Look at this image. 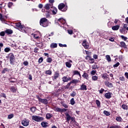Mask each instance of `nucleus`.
Here are the masks:
<instances>
[{"label":"nucleus","mask_w":128,"mask_h":128,"mask_svg":"<svg viewBox=\"0 0 128 128\" xmlns=\"http://www.w3.org/2000/svg\"><path fill=\"white\" fill-rule=\"evenodd\" d=\"M1 96H2V98H6V96L4 93H1Z\"/></svg>","instance_id":"obj_58"},{"label":"nucleus","mask_w":128,"mask_h":128,"mask_svg":"<svg viewBox=\"0 0 128 128\" xmlns=\"http://www.w3.org/2000/svg\"><path fill=\"white\" fill-rule=\"evenodd\" d=\"M120 38H122V40H128V38L124 36H121Z\"/></svg>","instance_id":"obj_52"},{"label":"nucleus","mask_w":128,"mask_h":128,"mask_svg":"<svg viewBox=\"0 0 128 128\" xmlns=\"http://www.w3.org/2000/svg\"><path fill=\"white\" fill-rule=\"evenodd\" d=\"M4 50L5 52H8L10 51V48L7 47L4 48Z\"/></svg>","instance_id":"obj_49"},{"label":"nucleus","mask_w":128,"mask_h":128,"mask_svg":"<svg viewBox=\"0 0 128 128\" xmlns=\"http://www.w3.org/2000/svg\"><path fill=\"white\" fill-rule=\"evenodd\" d=\"M116 120L117 122H122V117L120 116H118V117H116Z\"/></svg>","instance_id":"obj_32"},{"label":"nucleus","mask_w":128,"mask_h":128,"mask_svg":"<svg viewBox=\"0 0 128 128\" xmlns=\"http://www.w3.org/2000/svg\"><path fill=\"white\" fill-rule=\"evenodd\" d=\"M50 48H58V44L56 43L52 42L50 44Z\"/></svg>","instance_id":"obj_23"},{"label":"nucleus","mask_w":128,"mask_h":128,"mask_svg":"<svg viewBox=\"0 0 128 128\" xmlns=\"http://www.w3.org/2000/svg\"><path fill=\"white\" fill-rule=\"evenodd\" d=\"M48 104V101L46 98L42 99L41 98V100L38 102V104Z\"/></svg>","instance_id":"obj_8"},{"label":"nucleus","mask_w":128,"mask_h":128,"mask_svg":"<svg viewBox=\"0 0 128 128\" xmlns=\"http://www.w3.org/2000/svg\"><path fill=\"white\" fill-rule=\"evenodd\" d=\"M40 24L43 28H46L48 26V20L45 18H42L40 20Z\"/></svg>","instance_id":"obj_1"},{"label":"nucleus","mask_w":128,"mask_h":128,"mask_svg":"<svg viewBox=\"0 0 128 128\" xmlns=\"http://www.w3.org/2000/svg\"><path fill=\"white\" fill-rule=\"evenodd\" d=\"M50 8H52V4H46L44 6V8L47 10H48Z\"/></svg>","instance_id":"obj_21"},{"label":"nucleus","mask_w":128,"mask_h":128,"mask_svg":"<svg viewBox=\"0 0 128 128\" xmlns=\"http://www.w3.org/2000/svg\"><path fill=\"white\" fill-rule=\"evenodd\" d=\"M98 76H93L92 77V80H98Z\"/></svg>","instance_id":"obj_51"},{"label":"nucleus","mask_w":128,"mask_h":128,"mask_svg":"<svg viewBox=\"0 0 128 128\" xmlns=\"http://www.w3.org/2000/svg\"><path fill=\"white\" fill-rule=\"evenodd\" d=\"M96 104L98 108H100V101L96 100Z\"/></svg>","instance_id":"obj_33"},{"label":"nucleus","mask_w":128,"mask_h":128,"mask_svg":"<svg viewBox=\"0 0 128 128\" xmlns=\"http://www.w3.org/2000/svg\"><path fill=\"white\" fill-rule=\"evenodd\" d=\"M44 62V58L42 57H40L38 60V64H42V62Z\"/></svg>","instance_id":"obj_47"},{"label":"nucleus","mask_w":128,"mask_h":128,"mask_svg":"<svg viewBox=\"0 0 128 128\" xmlns=\"http://www.w3.org/2000/svg\"><path fill=\"white\" fill-rule=\"evenodd\" d=\"M104 96L106 98L110 99L112 96V93H111L110 92H108L105 94Z\"/></svg>","instance_id":"obj_15"},{"label":"nucleus","mask_w":128,"mask_h":128,"mask_svg":"<svg viewBox=\"0 0 128 128\" xmlns=\"http://www.w3.org/2000/svg\"><path fill=\"white\" fill-rule=\"evenodd\" d=\"M52 70H48L46 71V74H48L49 76H50V74H52Z\"/></svg>","instance_id":"obj_40"},{"label":"nucleus","mask_w":128,"mask_h":128,"mask_svg":"<svg viewBox=\"0 0 128 128\" xmlns=\"http://www.w3.org/2000/svg\"><path fill=\"white\" fill-rule=\"evenodd\" d=\"M5 32L7 34H12L14 32V31L10 29H7L5 30Z\"/></svg>","instance_id":"obj_24"},{"label":"nucleus","mask_w":128,"mask_h":128,"mask_svg":"<svg viewBox=\"0 0 128 128\" xmlns=\"http://www.w3.org/2000/svg\"><path fill=\"white\" fill-rule=\"evenodd\" d=\"M38 48H34V52H35V54H38Z\"/></svg>","instance_id":"obj_63"},{"label":"nucleus","mask_w":128,"mask_h":128,"mask_svg":"<svg viewBox=\"0 0 128 128\" xmlns=\"http://www.w3.org/2000/svg\"><path fill=\"white\" fill-rule=\"evenodd\" d=\"M89 60H90L92 64H94V59L93 58H91Z\"/></svg>","instance_id":"obj_60"},{"label":"nucleus","mask_w":128,"mask_h":128,"mask_svg":"<svg viewBox=\"0 0 128 128\" xmlns=\"http://www.w3.org/2000/svg\"><path fill=\"white\" fill-rule=\"evenodd\" d=\"M119 80L121 82H124V80H126V78H124V76H122L120 77Z\"/></svg>","instance_id":"obj_44"},{"label":"nucleus","mask_w":128,"mask_h":128,"mask_svg":"<svg viewBox=\"0 0 128 128\" xmlns=\"http://www.w3.org/2000/svg\"><path fill=\"white\" fill-rule=\"evenodd\" d=\"M22 126H28L30 124V122L28 120L25 119L24 120H23L22 121Z\"/></svg>","instance_id":"obj_11"},{"label":"nucleus","mask_w":128,"mask_h":128,"mask_svg":"<svg viewBox=\"0 0 128 128\" xmlns=\"http://www.w3.org/2000/svg\"><path fill=\"white\" fill-rule=\"evenodd\" d=\"M8 18V16H2V14L0 13V20L1 22H6V20Z\"/></svg>","instance_id":"obj_17"},{"label":"nucleus","mask_w":128,"mask_h":128,"mask_svg":"<svg viewBox=\"0 0 128 128\" xmlns=\"http://www.w3.org/2000/svg\"><path fill=\"white\" fill-rule=\"evenodd\" d=\"M65 64H66V68H72V64H70V62H66Z\"/></svg>","instance_id":"obj_30"},{"label":"nucleus","mask_w":128,"mask_h":128,"mask_svg":"<svg viewBox=\"0 0 128 128\" xmlns=\"http://www.w3.org/2000/svg\"><path fill=\"white\" fill-rule=\"evenodd\" d=\"M15 26H16V28H20V30L24 28V26L22 25V24L20 22L16 23Z\"/></svg>","instance_id":"obj_19"},{"label":"nucleus","mask_w":128,"mask_h":128,"mask_svg":"<svg viewBox=\"0 0 128 128\" xmlns=\"http://www.w3.org/2000/svg\"><path fill=\"white\" fill-rule=\"evenodd\" d=\"M79 72H80L78 70H74L73 71V76H76V75L78 76Z\"/></svg>","instance_id":"obj_45"},{"label":"nucleus","mask_w":128,"mask_h":128,"mask_svg":"<svg viewBox=\"0 0 128 128\" xmlns=\"http://www.w3.org/2000/svg\"><path fill=\"white\" fill-rule=\"evenodd\" d=\"M70 96L72 97V98H74V96H76V93L74 92V91H73L72 92V94H70Z\"/></svg>","instance_id":"obj_48"},{"label":"nucleus","mask_w":128,"mask_h":128,"mask_svg":"<svg viewBox=\"0 0 128 128\" xmlns=\"http://www.w3.org/2000/svg\"><path fill=\"white\" fill-rule=\"evenodd\" d=\"M101 76H102V78L106 80H108V79L109 78L108 77L110 76L108 74L106 73L102 74Z\"/></svg>","instance_id":"obj_16"},{"label":"nucleus","mask_w":128,"mask_h":128,"mask_svg":"<svg viewBox=\"0 0 128 128\" xmlns=\"http://www.w3.org/2000/svg\"><path fill=\"white\" fill-rule=\"evenodd\" d=\"M122 108H123V110H128V106L126 104H123L122 105Z\"/></svg>","instance_id":"obj_42"},{"label":"nucleus","mask_w":128,"mask_h":128,"mask_svg":"<svg viewBox=\"0 0 128 128\" xmlns=\"http://www.w3.org/2000/svg\"><path fill=\"white\" fill-rule=\"evenodd\" d=\"M0 36H6V31L4 32L2 31L0 32Z\"/></svg>","instance_id":"obj_46"},{"label":"nucleus","mask_w":128,"mask_h":128,"mask_svg":"<svg viewBox=\"0 0 128 128\" xmlns=\"http://www.w3.org/2000/svg\"><path fill=\"white\" fill-rule=\"evenodd\" d=\"M8 58L10 60V64L12 65L14 64L16 62V57H14V53L11 52L8 54Z\"/></svg>","instance_id":"obj_2"},{"label":"nucleus","mask_w":128,"mask_h":128,"mask_svg":"<svg viewBox=\"0 0 128 128\" xmlns=\"http://www.w3.org/2000/svg\"><path fill=\"white\" fill-rule=\"evenodd\" d=\"M46 62H49V64H50L52 62V59L51 58L48 57L46 58Z\"/></svg>","instance_id":"obj_38"},{"label":"nucleus","mask_w":128,"mask_h":128,"mask_svg":"<svg viewBox=\"0 0 128 128\" xmlns=\"http://www.w3.org/2000/svg\"><path fill=\"white\" fill-rule=\"evenodd\" d=\"M32 36H33L34 38H36V40H38L40 38V36H38V34H32Z\"/></svg>","instance_id":"obj_37"},{"label":"nucleus","mask_w":128,"mask_h":128,"mask_svg":"<svg viewBox=\"0 0 128 128\" xmlns=\"http://www.w3.org/2000/svg\"><path fill=\"white\" fill-rule=\"evenodd\" d=\"M12 78H10L8 80H10V82H12L13 84H14V82H16L15 81L12 80Z\"/></svg>","instance_id":"obj_57"},{"label":"nucleus","mask_w":128,"mask_h":128,"mask_svg":"<svg viewBox=\"0 0 128 128\" xmlns=\"http://www.w3.org/2000/svg\"><path fill=\"white\" fill-rule=\"evenodd\" d=\"M70 102L72 106H74V104H76V102L74 101V98H71V100H70Z\"/></svg>","instance_id":"obj_36"},{"label":"nucleus","mask_w":128,"mask_h":128,"mask_svg":"<svg viewBox=\"0 0 128 128\" xmlns=\"http://www.w3.org/2000/svg\"><path fill=\"white\" fill-rule=\"evenodd\" d=\"M10 90L11 92L16 93V90H18V88L16 86H12L10 88Z\"/></svg>","instance_id":"obj_13"},{"label":"nucleus","mask_w":128,"mask_h":128,"mask_svg":"<svg viewBox=\"0 0 128 128\" xmlns=\"http://www.w3.org/2000/svg\"><path fill=\"white\" fill-rule=\"evenodd\" d=\"M88 88H86V85L84 84H82L80 86V88H79V90H87Z\"/></svg>","instance_id":"obj_12"},{"label":"nucleus","mask_w":128,"mask_h":128,"mask_svg":"<svg viewBox=\"0 0 128 128\" xmlns=\"http://www.w3.org/2000/svg\"><path fill=\"white\" fill-rule=\"evenodd\" d=\"M106 60H108V62H112V59L110 58V56L109 55H106Z\"/></svg>","instance_id":"obj_35"},{"label":"nucleus","mask_w":128,"mask_h":128,"mask_svg":"<svg viewBox=\"0 0 128 128\" xmlns=\"http://www.w3.org/2000/svg\"><path fill=\"white\" fill-rule=\"evenodd\" d=\"M23 64H24V66H28V61H24L23 62Z\"/></svg>","instance_id":"obj_59"},{"label":"nucleus","mask_w":128,"mask_h":128,"mask_svg":"<svg viewBox=\"0 0 128 128\" xmlns=\"http://www.w3.org/2000/svg\"><path fill=\"white\" fill-rule=\"evenodd\" d=\"M58 8L59 10H60L61 12H66L68 10V6H66V4L64 3H60L58 6Z\"/></svg>","instance_id":"obj_3"},{"label":"nucleus","mask_w":128,"mask_h":128,"mask_svg":"<svg viewBox=\"0 0 128 128\" xmlns=\"http://www.w3.org/2000/svg\"><path fill=\"white\" fill-rule=\"evenodd\" d=\"M104 84L105 86H106L110 88H112L114 86V84H112V83L108 81H106L104 82Z\"/></svg>","instance_id":"obj_14"},{"label":"nucleus","mask_w":128,"mask_h":128,"mask_svg":"<svg viewBox=\"0 0 128 128\" xmlns=\"http://www.w3.org/2000/svg\"><path fill=\"white\" fill-rule=\"evenodd\" d=\"M82 78H86V80H88V73L86 72V71L84 72L83 74L82 75Z\"/></svg>","instance_id":"obj_20"},{"label":"nucleus","mask_w":128,"mask_h":128,"mask_svg":"<svg viewBox=\"0 0 128 128\" xmlns=\"http://www.w3.org/2000/svg\"><path fill=\"white\" fill-rule=\"evenodd\" d=\"M92 57L90 56H86V60H90V58H91Z\"/></svg>","instance_id":"obj_55"},{"label":"nucleus","mask_w":128,"mask_h":128,"mask_svg":"<svg viewBox=\"0 0 128 128\" xmlns=\"http://www.w3.org/2000/svg\"><path fill=\"white\" fill-rule=\"evenodd\" d=\"M52 78L54 82L56 80L60 78V71H56Z\"/></svg>","instance_id":"obj_6"},{"label":"nucleus","mask_w":128,"mask_h":128,"mask_svg":"<svg viewBox=\"0 0 128 128\" xmlns=\"http://www.w3.org/2000/svg\"><path fill=\"white\" fill-rule=\"evenodd\" d=\"M55 112H62V108H56L54 110Z\"/></svg>","instance_id":"obj_34"},{"label":"nucleus","mask_w":128,"mask_h":128,"mask_svg":"<svg viewBox=\"0 0 128 128\" xmlns=\"http://www.w3.org/2000/svg\"><path fill=\"white\" fill-rule=\"evenodd\" d=\"M82 46H84V48L86 50H88L89 48H90V46L88 45V43L86 42V40H84L82 42Z\"/></svg>","instance_id":"obj_10"},{"label":"nucleus","mask_w":128,"mask_h":128,"mask_svg":"<svg viewBox=\"0 0 128 128\" xmlns=\"http://www.w3.org/2000/svg\"><path fill=\"white\" fill-rule=\"evenodd\" d=\"M65 116H66V122H70V119L72 118V116L68 114V113L66 112L65 113Z\"/></svg>","instance_id":"obj_22"},{"label":"nucleus","mask_w":128,"mask_h":128,"mask_svg":"<svg viewBox=\"0 0 128 128\" xmlns=\"http://www.w3.org/2000/svg\"><path fill=\"white\" fill-rule=\"evenodd\" d=\"M56 12H58V9L56 8H54L53 10H49L48 13L51 14H56Z\"/></svg>","instance_id":"obj_9"},{"label":"nucleus","mask_w":128,"mask_h":128,"mask_svg":"<svg viewBox=\"0 0 128 128\" xmlns=\"http://www.w3.org/2000/svg\"><path fill=\"white\" fill-rule=\"evenodd\" d=\"M120 64L118 62L116 64H114L113 66V68H118V66H120Z\"/></svg>","instance_id":"obj_54"},{"label":"nucleus","mask_w":128,"mask_h":128,"mask_svg":"<svg viewBox=\"0 0 128 128\" xmlns=\"http://www.w3.org/2000/svg\"><path fill=\"white\" fill-rule=\"evenodd\" d=\"M120 48H127L128 46L126 44V42L124 41H122L120 42Z\"/></svg>","instance_id":"obj_18"},{"label":"nucleus","mask_w":128,"mask_h":128,"mask_svg":"<svg viewBox=\"0 0 128 128\" xmlns=\"http://www.w3.org/2000/svg\"><path fill=\"white\" fill-rule=\"evenodd\" d=\"M62 20H64V18H60L58 19V22H62Z\"/></svg>","instance_id":"obj_64"},{"label":"nucleus","mask_w":128,"mask_h":128,"mask_svg":"<svg viewBox=\"0 0 128 128\" xmlns=\"http://www.w3.org/2000/svg\"><path fill=\"white\" fill-rule=\"evenodd\" d=\"M14 118V114H8V120H11V118Z\"/></svg>","instance_id":"obj_43"},{"label":"nucleus","mask_w":128,"mask_h":128,"mask_svg":"<svg viewBox=\"0 0 128 128\" xmlns=\"http://www.w3.org/2000/svg\"><path fill=\"white\" fill-rule=\"evenodd\" d=\"M36 46L39 48H42V46H44V43L42 42H36Z\"/></svg>","instance_id":"obj_25"},{"label":"nucleus","mask_w":128,"mask_h":128,"mask_svg":"<svg viewBox=\"0 0 128 128\" xmlns=\"http://www.w3.org/2000/svg\"><path fill=\"white\" fill-rule=\"evenodd\" d=\"M120 25H116L115 26H112V30H118L120 29Z\"/></svg>","instance_id":"obj_26"},{"label":"nucleus","mask_w":128,"mask_h":128,"mask_svg":"<svg viewBox=\"0 0 128 128\" xmlns=\"http://www.w3.org/2000/svg\"><path fill=\"white\" fill-rule=\"evenodd\" d=\"M36 108L32 107L30 108V110L31 112L34 114L36 112Z\"/></svg>","instance_id":"obj_41"},{"label":"nucleus","mask_w":128,"mask_h":128,"mask_svg":"<svg viewBox=\"0 0 128 128\" xmlns=\"http://www.w3.org/2000/svg\"><path fill=\"white\" fill-rule=\"evenodd\" d=\"M59 46L60 48H66L67 46L66 44H59Z\"/></svg>","instance_id":"obj_50"},{"label":"nucleus","mask_w":128,"mask_h":128,"mask_svg":"<svg viewBox=\"0 0 128 128\" xmlns=\"http://www.w3.org/2000/svg\"><path fill=\"white\" fill-rule=\"evenodd\" d=\"M52 118V114L50 113H48L46 114V120H50Z\"/></svg>","instance_id":"obj_27"},{"label":"nucleus","mask_w":128,"mask_h":128,"mask_svg":"<svg viewBox=\"0 0 128 128\" xmlns=\"http://www.w3.org/2000/svg\"><path fill=\"white\" fill-rule=\"evenodd\" d=\"M61 104L62 106L65 108H68V106L66 104H64V102H62Z\"/></svg>","instance_id":"obj_39"},{"label":"nucleus","mask_w":128,"mask_h":128,"mask_svg":"<svg viewBox=\"0 0 128 128\" xmlns=\"http://www.w3.org/2000/svg\"><path fill=\"white\" fill-rule=\"evenodd\" d=\"M103 114H105V116H110V112H108L106 110H104V112H103Z\"/></svg>","instance_id":"obj_29"},{"label":"nucleus","mask_w":128,"mask_h":128,"mask_svg":"<svg viewBox=\"0 0 128 128\" xmlns=\"http://www.w3.org/2000/svg\"><path fill=\"white\" fill-rule=\"evenodd\" d=\"M32 120L37 122H42V120H44V118L40 117L39 116H32Z\"/></svg>","instance_id":"obj_5"},{"label":"nucleus","mask_w":128,"mask_h":128,"mask_svg":"<svg viewBox=\"0 0 128 128\" xmlns=\"http://www.w3.org/2000/svg\"><path fill=\"white\" fill-rule=\"evenodd\" d=\"M72 80V78L68 77L66 76H64L62 78V81L64 82H64H68Z\"/></svg>","instance_id":"obj_7"},{"label":"nucleus","mask_w":128,"mask_h":128,"mask_svg":"<svg viewBox=\"0 0 128 128\" xmlns=\"http://www.w3.org/2000/svg\"><path fill=\"white\" fill-rule=\"evenodd\" d=\"M6 72H10V69L8 68H4L2 72V74H6Z\"/></svg>","instance_id":"obj_31"},{"label":"nucleus","mask_w":128,"mask_h":128,"mask_svg":"<svg viewBox=\"0 0 128 128\" xmlns=\"http://www.w3.org/2000/svg\"><path fill=\"white\" fill-rule=\"evenodd\" d=\"M12 4H13L12 2H8V8H12Z\"/></svg>","instance_id":"obj_53"},{"label":"nucleus","mask_w":128,"mask_h":128,"mask_svg":"<svg viewBox=\"0 0 128 128\" xmlns=\"http://www.w3.org/2000/svg\"><path fill=\"white\" fill-rule=\"evenodd\" d=\"M79 82H80V80L78 79L72 80L70 82L68 83L67 85L66 86V88H68L70 86V84H79Z\"/></svg>","instance_id":"obj_4"},{"label":"nucleus","mask_w":128,"mask_h":128,"mask_svg":"<svg viewBox=\"0 0 128 128\" xmlns=\"http://www.w3.org/2000/svg\"><path fill=\"white\" fill-rule=\"evenodd\" d=\"M104 89L102 88L100 90H99L100 94H104Z\"/></svg>","instance_id":"obj_62"},{"label":"nucleus","mask_w":128,"mask_h":128,"mask_svg":"<svg viewBox=\"0 0 128 128\" xmlns=\"http://www.w3.org/2000/svg\"><path fill=\"white\" fill-rule=\"evenodd\" d=\"M48 123L45 122H42L41 123V126H42V128H48Z\"/></svg>","instance_id":"obj_28"},{"label":"nucleus","mask_w":128,"mask_h":128,"mask_svg":"<svg viewBox=\"0 0 128 128\" xmlns=\"http://www.w3.org/2000/svg\"><path fill=\"white\" fill-rule=\"evenodd\" d=\"M68 32L69 34H72V30H68Z\"/></svg>","instance_id":"obj_61"},{"label":"nucleus","mask_w":128,"mask_h":128,"mask_svg":"<svg viewBox=\"0 0 128 128\" xmlns=\"http://www.w3.org/2000/svg\"><path fill=\"white\" fill-rule=\"evenodd\" d=\"M96 70H92L91 72V74H92V76H94L96 74Z\"/></svg>","instance_id":"obj_56"}]
</instances>
